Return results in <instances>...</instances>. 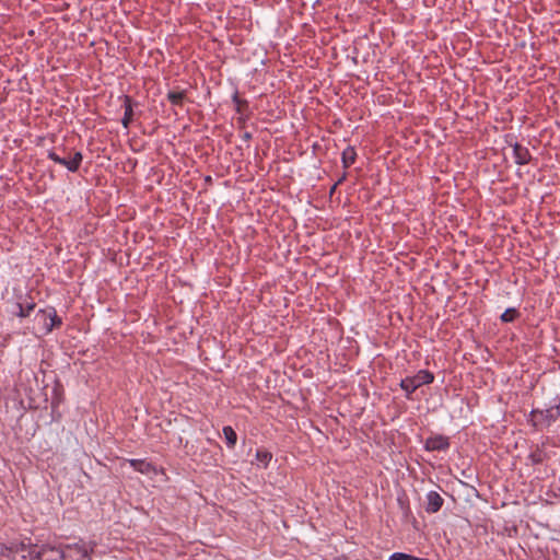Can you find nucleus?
<instances>
[{"label":"nucleus","instance_id":"nucleus-1","mask_svg":"<svg viewBox=\"0 0 560 560\" xmlns=\"http://www.w3.org/2000/svg\"><path fill=\"white\" fill-rule=\"evenodd\" d=\"M94 542H91L89 546L75 542L61 545L57 551L63 560H92L91 553L94 551Z\"/></svg>","mask_w":560,"mask_h":560},{"label":"nucleus","instance_id":"nucleus-2","mask_svg":"<svg viewBox=\"0 0 560 560\" xmlns=\"http://www.w3.org/2000/svg\"><path fill=\"white\" fill-rule=\"evenodd\" d=\"M434 381V375L428 370H420L413 376H407L401 380L400 387L406 392L408 398L410 395L422 385L431 384Z\"/></svg>","mask_w":560,"mask_h":560},{"label":"nucleus","instance_id":"nucleus-3","mask_svg":"<svg viewBox=\"0 0 560 560\" xmlns=\"http://www.w3.org/2000/svg\"><path fill=\"white\" fill-rule=\"evenodd\" d=\"M558 420V411L553 410L552 407L547 409H533L529 412V422L533 427H550Z\"/></svg>","mask_w":560,"mask_h":560},{"label":"nucleus","instance_id":"nucleus-4","mask_svg":"<svg viewBox=\"0 0 560 560\" xmlns=\"http://www.w3.org/2000/svg\"><path fill=\"white\" fill-rule=\"evenodd\" d=\"M36 318L42 323L45 334H49L52 329L59 328L62 325V319L57 315L54 307L39 310Z\"/></svg>","mask_w":560,"mask_h":560},{"label":"nucleus","instance_id":"nucleus-5","mask_svg":"<svg viewBox=\"0 0 560 560\" xmlns=\"http://www.w3.org/2000/svg\"><path fill=\"white\" fill-rule=\"evenodd\" d=\"M48 159H50L55 163H58V164L65 166L70 172H77L80 167V164H81L83 158H82V153L79 151L74 152V154L71 159L60 156L56 151H49Z\"/></svg>","mask_w":560,"mask_h":560},{"label":"nucleus","instance_id":"nucleus-6","mask_svg":"<svg viewBox=\"0 0 560 560\" xmlns=\"http://www.w3.org/2000/svg\"><path fill=\"white\" fill-rule=\"evenodd\" d=\"M450 447V442L446 436L435 435L425 440V450L428 451H445Z\"/></svg>","mask_w":560,"mask_h":560},{"label":"nucleus","instance_id":"nucleus-7","mask_svg":"<svg viewBox=\"0 0 560 560\" xmlns=\"http://www.w3.org/2000/svg\"><path fill=\"white\" fill-rule=\"evenodd\" d=\"M128 463L136 471H138L140 474H143V475L154 474L155 475L158 472L155 466L145 459H129Z\"/></svg>","mask_w":560,"mask_h":560},{"label":"nucleus","instance_id":"nucleus-8","mask_svg":"<svg viewBox=\"0 0 560 560\" xmlns=\"http://www.w3.org/2000/svg\"><path fill=\"white\" fill-rule=\"evenodd\" d=\"M24 550V544L7 546L0 542V560H14L15 555Z\"/></svg>","mask_w":560,"mask_h":560},{"label":"nucleus","instance_id":"nucleus-9","mask_svg":"<svg viewBox=\"0 0 560 560\" xmlns=\"http://www.w3.org/2000/svg\"><path fill=\"white\" fill-rule=\"evenodd\" d=\"M443 498L436 491H430L427 494V506L428 513H436L443 505Z\"/></svg>","mask_w":560,"mask_h":560},{"label":"nucleus","instance_id":"nucleus-10","mask_svg":"<svg viewBox=\"0 0 560 560\" xmlns=\"http://www.w3.org/2000/svg\"><path fill=\"white\" fill-rule=\"evenodd\" d=\"M513 158L516 164L525 165L530 160V153L527 148L522 144L515 142L513 144Z\"/></svg>","mask_w":560,"mask_h":560},{"label":"nucleus","instance_id":"nucleus-11","mask_svg":"<svg viewBox=\"0 0 560 560\" xmlns=\"http://www.w3.org/2000/svg\"><path fill=\"white\" fill-rule=\"evenodd\" d=\"M528 459L534 465H538L549 459L548 454L540 446H536L528 455Z\"/></svg>","mask_w":560,"mask_h":560},{"label":"nucleus","instance_id":"nucleus-12","mask_svg":"<svg viewBox=\"0 0 560 560\" xmlns=\"http://www.w3.org/2000/svg\"><path fill=\"white\" fill-rule=\"evenodd\" d=\"M124 107H125V113H124V117L121 119V122H122L125 128H128L129 124L132 120V116H133L131 98L129 96H125Z\"/></svg>","mask_w":560,"mask_h":560},{"label":"nucleus","instance_id":"nucleus-13","mask_svg":"<svg viewBox=\"0 0 560 560\" xmlns=\"http://www.w3.org/2000/svg\"><path fill=\"white\" fill-rule=\"evenodd\" d=\"M355 158H357L355 150L352 147H348L342 152V156H341L343 167L345 168L350 167L355 162Z\"/></svg>","mask_w":560,"mask_h":560},{"label":"nucleus","instance_id":"nucleus-14","mask_svg":"<svg viewBox=\"0 0 560 560\" xmlns=\"http://www.w3.org/2000/svg\"><path fill=\"white\" fill-rule=\"evenodd\" d=\"M223 434H224L228 447L233 448L237 441L236 432L233 430L232 427L226 425L223 428Z\"/></svg>","mask_w":560,"mask_h":560},{"label":"nucleus","instance_id":"nucleus-15","mask_svg":"<svg viewBox=\"0 0 560 560\" xmlns=\"http://www.w3.org/2000/svg\"><path fill=\"white\" fill-rule=\"evenodd\" d=\"M184 98V91H170L167 93V100L171 102L172 105L180 106L183 104Z\"/></svg>","mask_w":560,"mask_h":560},{"label":"nucleus","instance_id":"nucleus-16","mask_svg":"<svg viewBox=\"0 0 560 560\" xmlns=\"http://www.w3.org/2000/svg\"><path fill=\"white\" fill-rule=\"evenodd\" d=\"M255 458L257 463L261 464L264 467H267L272 458V454L269 451L261 448L257 450Z\"/></svg>","mask_w":560,"mask_h":560},{"label":"nucleus","instance_id":"nucleus-17","mask_svg":"<svg viewBox=\"0 0 560 560\" xmlns=\"http://www.w3.org/2000/svg\"><path fill=\"white\" fill-rule=\"evenodd\" d=\"M18 307L19 312L16 313V315L19 317H27L31 314V312L34 311L35 303H27L26 305L18 304Z\"/></svg>","mask_w":560,"mask_h":560},{"label":"nucleus","instance_id":"nucleus-18","mask_svg":"<svg viewBox=\"0 0 560 560\" xmlns=\"http://www.w3.org/2000/svg\"><path fill=\"white\" fill-rule=\"evenodd\" d=\"M518 316V312L515 308H508L501 315V320L504 323H511Z\"/></svg>","mask_w":560,"mask_h":560},{"label":"nucleus","instance_id":"nucleus-19","mask_svg":"<svg viewBox=\"0 0 560 560\" xmlns=\"http://www.w3.org/2000/svg\"><path fill=\"white\" fill-rule=\"evenodd\" d=\"M233 101L236 105V110L242 113L245 107H247V102L245 100H241L237 94L233 96Z\"/></svg>","mask_w":560,"mask_h":560},{"label":"nucleus","instance_id":"nucleus-20","mask_svg":"<svg viewBox=\"0 0 560 560\" xmlns=\"http://www.w3.org/2000/svg\"><path fill=\"white\" fill-rule=\"evenodd\" d=\"M346 178V175L343 174L342 177L331 187L330 194H332L337 187L343 179Z\"/></svg>","mask_w":560,"mask_h":560},{"label":"nucleus","instance_id":"nucleus-21","mask_svg":"<svg viewBox=\"0 0 560 560\" xmlns=\"http://www.w3.org/2000/svg\"><path fill=\"white\" fill-rule=\"evenodd\" d=\"M242 138L245 140V141H249L252 139V133L250 132H244Z\"/></svg>","mask_w":560,"mask_h":560},{"label":"nucleus","instance_id":"nucleus-22","mask_svg":"<svg viewBox=\"0 0 560 560\" xmlns=\"http://www.w3.org/2000/svg\"><path fill=\"white\" fill-rule=\"evenodd\" d=\"M30 556H31V557H35V558H38V559H39V558H40V552H36V553H35V551H34V550H32V551H30Z\"/></svg>","mask_w":560,"mask_h":560},{"label":"nucleus","instance_id":"nucleus-23","mask_svg":"<svg viewBox=\"0 0 560 560\" xmlns=\"http://www.w3.org/2000/svg\"><path fill=\"white\" fill-rule=\"evenodd\" d=\"M553 410H557L558 411V418L560 417V401L558 405L556 406H551Z\"/></svg>","mask_w":560,"mask_h":560}]
</instances>
